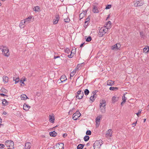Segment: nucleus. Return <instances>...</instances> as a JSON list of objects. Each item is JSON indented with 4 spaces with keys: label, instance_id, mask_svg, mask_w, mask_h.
<instances>
[{
    "label": "nucleus",
    "instance_id": "f257e3e1",
    "mask_svg": "<svg viewBox=\"0 0 149 149\" xmlns=\"http://www.w3.org/2000/svg\"><path fill=\"white\" fill-rule=\"evenodd\" d=\"M0 49H2V51L3 54L5 56L8 57L9 56L10 53L8 49L6 47L2 46Z\"/></svg>",
    "mask_w": 149,
    "mask_h": 149
},
{
    "label": "nucleus",
    "instance_id": "f03ea898",
    "mask_svg": "<svg viewBox=\"0 0 149 149\" xmlns=\"http://www.w3.org/2000/svg\"><path fill=\"white\" fill-rule=\"evenodd\" d=\"M84 95L83 92L81 90H79L76 93V97L78 99L80 100L82 98Z\"/></svg>",
    "mask_w": 149,
    "mask_h": 149
},
{
    "label": "nucleus",
    "instance_id": "7ed1b4c3",
    "mask_svg": "<svg viewBox=\"0 0 149 149\" xmlns=\"http://www.w3.org/2000/svg\"><path fill=\"white\" fill-rule=\"evenodd\" d=\"M5 145L7 147H9L13 148H14V142L12 140H8L5 141Z\"/></svg>",
    "mask_w": 149,
    "mask_h": 149
},
{
    "label": "nucleus",
    "instance_id": "20e7f679",
    "mask_svg": "<svg viewBox=\"0 0 149 149\" xmlns=\"http://www.w3.org/2000/svg\"><path fill=\"white\" fill-rule=\"evenodd\" d=\"M81 115V114L80 113L79 111H76V113H74L72 115V119L74 120H77Z\"/></svg>",
    "mask_w": 149,
    "mask_h": 149
},
{
    "label": "nucleus",
    "instance_id": "39448f33",
    "mask_svg": "<svg viewBox=\"0 0 149 149\" xmlns=\"http://www.w3.org/2000/svg\"><path fill=\"white\" fill-rule=\"evenodd\" d=\"M107 30L104 28H102L100 30L98 35L100 37H102L107 32Z\"/></svg>",
    "mask_w": 149,
    "mask_h": 149
},
{
    "label": "nucleus",
    "instance_id": "423d86ee",
    "mask_svg": "<svg viewBox=\"0 0 149 149\" xmlns=\"http://www.w3.org/2000/svg\"><path fill=\"white\" fill-rule=\"evenodd\" d=\"M60 19L59 15L56 14L55 16V18L53 19V22L54 24H57Z\"/></svg>",
    "mask_w": 149,
    "mask_h": 149
},
{
    "label": "nucleus",
    "instance_id": "0eeeda50",
    "mask_svg": "<svg viewBox=\"0 0 149 149\" xmlns=\"http://www.w3.org/2000/svg\"><path fill=\"white\" fill-rule=\"evenodd\" d=\"M121 47V45L120 43H118L111 47V49L112 50H116L119 49Z\"/></svg>",
    "mask_w": 149,
    "mask_h": 149
},
{
    "label": "nucleus",
    "instance_id": "6e6552de",
    "mask_svg": "<svg viewBox=\"0 0 149 149\" xmlns=\"http://www.w3.org/2000/svg\"><path fill=\"white\" fill-rule=\"evenodd\" d=\"M88 10H86L84 11L83 10L84 13H81L79 15V20H81L84 17H85L87 14Z\"/></svg>",
    "mask_w": 149,
    "mask_h": 149
},
{
    "label": "nucleus",
    "instance_id": "1a4fd4ad",
    "mask_svg": "<svg viewBox=\"0 0 149 149\" xmlns=\"http://www.w3.org/2000/svg\"><path fill=\"white\" fill-rule=\"evenodd\" d=\"M134 5L135 6H141L143 5V3L142 1H134Z\"/></svg>",
    "mask_w": 149,
    "mask_h": 149
},
{
    "label": "nucleus",
    "instance_id": "9d476101",
    "mask_svg": "<svg viewBox=\"0 0 149 149\" xmlns=\"http://www.w3.org/2000/svg\"><path fill=\"white\" fill-rule=\"evenodd\" d=\"M49 122L52 123H54L55 120V118L54 115L52 114V115H49Z\"/></svg>",
    "mask_w": 149,
    "mask_h": 149
},
{
    "label": "nucleus",
    "instance_id": "9b49d317",
    "mask_svg": "<svg viewBox=\"0 0 149 149\" xmlns=\"http://www.w3.org/2000/svg\"><path fill=\"white\" fill-rule=\"evenodd\" d=\"M107 85L112 86L114 85V81L110 80H109L107 81Z\"/></svg>",
    "mask_w": 149,
    "mask_h": 149
},
{
    "label": "nucleus",
    "instance_id": "f8f14e48",
    "mask_svg": "<svg viewBox=\"0 0 149 149\" xmlns=\"http://www.w3.org/2000/svg\"><path fill=\"white\" fill-rule=\"evenodd\" d=\"M31 145V143L30 142H26L25 144V149H30Z\"/></svg>",
    "mask_w": 149,
    "mask_h": 149
},
{
    "label": "nucleus",
    "instance_id": "ddd939ff",
    "mask_svg": "<svg viewBox=\"0 0 149 149\" xmlns=\"http://www.w3.org/2000/svg\"><path fill=\"white\" fill-rule=\"evenodd\" d=\"M106 105V102L104 99H102L100 102V108L102 107V106L105 107Z\"/></svg>",
    "mask_w": 149,
    "mask_h": 149
},
{
    "label": "nucleus",
    "instance_id": "4468645a",
    "mask_svg": "<svg viewBox=\"0 0 149 149\" xmlns=\"http://www.w3.org/2000/svg\"><path fill=\"white\" fill-rule=\"evenodd\" d=\"M31 107L28 104L26 103H24V105L23 109L26 111L29 110V109Z\"/></svg>",
    "mask_w": 149,
    "mask_h": 149
},
{
    "label": "nucleus",
    "instance_id": "2eb2a0df",
    "mask_svg": "<svg viewBox=\"0 0 149 149\" xmlns=\"http://www.w3.org/2000/svg\"><path fill=\"white\" fill-rule=\"evenodd\" d=\"M62 82H63L67 80V79L65 75H63L61 76L60 79Z\"/></svg>",
    "mask_w": 149,
    "mask_h": 149
},
{
    "label": "nucleus",
    "instance_id": "dca6fc26",
    "mask_svg": "<svg viewBox=\"0 0 149 149\" xmlns=\"http://www.w3.org/2000/svg\"><path fill=\"white\" fill-rule=\"evenodd\" d=\"M49 134L50 136L54 137L56 136L57 135V133L54 131L50 132Z\"/></svg>",
    "mask_w": 149,
    "mask_h": 149
},
{
    "label": "nucleus",
    "instance_id": "f3484780",
    "mask_svg": "<svg viewBox=\"0 0 149 149\" xmlns=\"http://www.w3.org/2000/svg\"><path fill=\"white\" fill-rule=\"evenodd\" d=\"M32 16H29V17L26 18L25 19L24 21L23 20H22V22H23L24 23H25L26 22H27L28 21H29L31 20V19L32 18Z\"/></svg>",
    "mask_w": 149,
    "mask_h": 149
},
{
    "label": "nucleus",
    "instance_id": "a211bd4d",
    "mask_svg": "<svg viewBox=\"0 0 149 149\" xmlns=\"http://www.w3.org/2000/svg\"><path fill=\"white\" fill-rule=\"evenodd\" d=\"M3 81L4 84L7 83L8 81V78L7 76H3Z\"/></svg>",
    "mask_w": 149,
    "mask_h": 149
},
{
    "label": "nucleus",
    "instance_id": "6ab92c4d",
    "mask_svg": "<svg viewBox=\"0 0 149 149\" xmlns=\"http://www.w3.org/2000/svg\"><path fill=\"white\" fill-rule=\"evenodd\" d=\"M2 104L3 106H6L8 104L9 102L6 99H3L2 100Z\"/></svg>",
    "mask_w": 149,
    "mask_h": 149
},
{
    "label": "nucleus",
    "instance_id": "aec40b11",
    "mask_svg": "<svg viewBox=\"0 0 149 149\" xmlns=\"http://www.w3.org/2000/svg\"><path fill=\"white\" fill-rule=\"evenodd\" d=\"M112 130L111 129H109L107 131V132L106 134L109 136L111 137L112 136Z\"/></svg>",
    "mask_w": 149,
    "mask_h": 149
},
{
    "label": "nucleus",
    "instance_id": "412c9836",
    "mask_svg": "<svg viewBox=\"0 0 149 149\" xmlns=\"http://www.w3.org/2000/svg\"><path fill=\"white\" fill-rule=\"evenodd\" d=\"M21 100H26L27 99H29L27 96L25 94H23L21 95Z\"/></svg>",
    "mask_w": 149,
    "mask_h": 149
},
{
    "label": "nucleus",
    "instance_id": "4be33fe9",
    "mask_svg": "<svg viewBox=\"0 0 149 149\" xmlns=\"http://www.w3.org/2000/svg\"><path fill=\"white\" fill-rule=\"evenodd\" d=\"M93 11L94 13H97L99 12V10L97 8V7L93 6Z\"/></svg>",
    "mask_w": 149,
    "mask_h": 149
},
{
    "label": "nucleus",
    "instance_id": "5701e85b",
    "mask_svg": "<svg viewBox=\"0 0 149 149\" xmlns=\"http://www.w3.org/2000/svg\"><path fill=\"white\" fill-rule=\"evenodd\" d=\"M85 144H79L77 147V149H82Z\"/></svg>",
    "mask_w": 149,
    "mask_h": 149
},
{
    "label": "nucleus",
    "instance_id": "b1692460",
    "mask_svg": "<svg viewBox=\"0 0 149 149\" xmlns=\"http://www.w3.org/2000/svg\"><path fill=\"white\" fill-rule=\"evenodd\" d=\"M102 117V115H100L99 116H97L95 118V122H100V119H101Z\"/></svg>",
    "mask_w": 149,
    "mask_h": 149
},
{
    "label": "nucleus",
    "instance_id": "393cba45",
    "mask_svg": "<svg viewBox=\"0 0 149 149\" xmlns=\"http://www.w3.org/2000/svg\"><path fill=\"white\" fill-rule=\"evenodd\" d=\"M85 38L86 40V41L87 42L91 41L92 39V38L90 36H89L88 37H87V36H85Z\"/></svg>",
    "mask_w": 149,
    "mask_h": 149
},
{
    "label": "nucleus",
    "instance_id": "a878e982",
    "mask_svg": "<svg viewBox=\"0 0 149 149\" xmlns=\"http://www.w3.org/2000/svg\"><path fill=\"white\" fill-rule=\"evenodd\" d=\"M118 88L111 86L109 88V90L111 91H116L118 89Z\"/></svg>",
    "mask_w": 149,
    "mask_h": 149
},
{
    "label": "nucleus",
    "instance_id": "bb28decb",
    "mask_svg": "<svg viewBox=\"0 0 149 149\" xmlns=\"http://www.w3.org/2000/svg\"><path fill=\"white\" fill-rule=\"evenodd\" d=\"M100 109L101 112L102 113H105L106 111L105 107L102 106V107H100Z\"/></svg>",
    "mask_w": 149,
    "mask_h": 149
},
{
    "label": "nucleus",
    "instance_id": "cd10ccee",
    "mask_svg": "<svg viewBox=\"0 0 149 149\" xmlns=\"http://www.w3.org/2000/svg\"><path fill=\"white\" fill-rule=\"evenodd\" d=\"M1 92L5 94H7L8 92L7 90L3 88H1Z\"/></svg>",
    "mask_w": 149,
    "mask_h": 149
},
{
    "label": "nucleus",
    "instance_id": "c85d7f7f",
    "mask_svg": "<svg viewBox=\"0 0 149 149\" xmlns=\"http://www.w3.org/2000/svg\"><path fill=\"white\" fill-rule=\"evenodd\" d=\"M95 95H93L91 96V97L90 98V100L91 101V102H93L95 100Z\"/></svg>",
    "mask_w": 149,
    "mask_h": 149
},
{
    "label": "nucleus",
    "instance_id": "c756f323",
    "mask_svg": "<svg viewBox=\"0 0 149 149\" xmlns=\"http://www.w3.org/2000/svg\"><path fill=\"white\" fill-rule=\"evenodd\" d=\"M144 52H147L149 50V47L148 46H146L143 48Z\"/></svg>",
    "mask_w": 149,
    "mask_h": 149
},
{
    "label": "nucleus",
    "instance_id": "7c9ffc66",
    "mask_svg": "<svg viewBox=\"0 0 149 149\" xmlns=\"http://www.w3.org/2000/svg\"><path fill=\"white\" fill-rule=\"evenodd\" d=\"M107 23L109 25V27H106V29H107V31H108V29H110V26L111 25V22L110 21H109Z\"/></svg>",
    "mask_w": 149,
    "mask_h": 149
},
{
    "label": "nucleus",
    "instance_id": "2f4dec72",
    "mask_svg": "<svg viewBox=\"0 0 149 149\" xmlns=\"http://www.w3.org/2000/svg\"><path fill=\"white\" fill-rule=\"evenodd\" d=\"M90 137L88 135H86L84 138V139L85 141H88Z\"/></svg>",
    "mask_w": 149,
    "mask_h": 149
},
{
    "label": "nucleus",
    "instance_id": "473e14b6",
    "mask_svg": "<svg viewBox=\"0 0 149 149\" xmlns=\"http://www.w3.org/2000/svg\"><path fill=\"white\" fill-rule=\"evenodd\" d=\"M26 78H24V79H21L20 81V84L21 86H22V84H25L24 83V81H26Z\"/></svg>",
    "mask_w": 149,
    "mask_h": 149
},
{
    "label": "nucleus",
    "instance_id": "72a5a7b5",
    "mask_svg": "<svg viewBox=\"0 0 149 149\" xmlns=\"http://www.w3.org/2000/svg\"><path fill=\"white\" fill-rule=\"evenodd\" d=\"M140 35L141 38H144L145 37V35L144 34L143 32H140Z\"/></svg>",
    "mask_w": 149,
    "mask_h": 149
},
{
    "label": "nucleus",
    "instance_id": "f704fd0d",
    "mask_svg": "<svg viewBox=\"0 0 149 149\" xmlns=\"http://www.w3.org/2000/svg\"><path fill=\"white\" fill-rule=\"evenodd\" d=\"M90 16H88V17L86 18V21L85 22V23H89L90 22Z\"/></svg>",
    "mask_w": 149,
    "mask_h": 149
},
{
    "label": "nucleus",
    "instance_id": "c9c22d12",
    "mask_svg": "<svg viewBox=\"0 0 149 149\" xmlns=\"http://www.w3.org/2000/svg\"><path fill=\"white\" fill-rule=\"evenodd\" d=\"M40 10V7L39 6H37L35 7L34 10L36 12H38Z\"/></svg>",
    "mask_w": 149,
    "mask_h": 149
},
{
    "label": "nucleus",
    "instance_id": "e433bc0d",
    "mask_svg": "<svg viewBox=\"0 0 149 149\" xmlns=\"http://www.w3.org/2000/svg\"><path fill=\"white\" fill-rule=\"evenodd\" d=\"M84 93L85 95H87L89 93V91L88 89H86L84 91Z\"/></svg>",
    "mask_w": 149,
    "mask_h": 149
},
{
    "label": "nucleus",
    "instance_id": "4c0bfd02",
    "mask_svg": "<svg viewBox=\"0 0 149 149\" xmlns=\"http://www.w3.org/2000/svg\"><path fill=\"white\" fill-rule=\"evenodd\" d=\"M13 78V80L15 81V84H17V83L19 82V77H18L17 78H16L15 79L14 78V77Z\"/></svg>",
    "mask_w": 149,
    "mask_h": 149
},
{
    "label": "nucleus",
    "instance_id": "58836bf2",
    "mask_svg": "<svg viewBox=\"0 0 149 149\" xmlns=\"http://www.w3.org/2000/svg\"><path fill=\"white\" fill-rule=\"evenodd\" d=\"M112 100L113 102V103H114L117 100L116 99V97L113 96L112 97Z\"/></svg>",
    "mask_w": 149,
    "mask_h": 149
},
{
    "label": "nucleus",
    "instance_id": "ea45409f",
    "mask_svg": "<svg viewBox=\"0 0 149 149\" xmlns=\"http://www.w3.org/2000/svg\"><path fill=\"white\" fill-rule=\"evenodd\" d=\"M86 134L88 135H91V131L89 130H87L86 132Z\"/></svg>",
    "mask_w": 149,
    "mask_h": 149
},
{
    "label": "nucleus",
    "instance_id": "a19ab883",
    "mask_svg": "<svg viewBox=\"0 0 149 149\" xmlns=\"http://www.w3.org/2000/svg\"><path fill=\"white\" fill-rule=\"evenodd\" d=\"M112 5L110 4L107 5L105 9H109L111 7Z\"/></svg>",
    "mask_w": 149,
    "mask_h": 149
},
{
    "label": "nucleus",
    "instance_id": "79ce46f5",
    "mask_svg": "<svg viewBox=\"0 0 149 149\" xmlns=\"http://www.w3.org/2000/svg\"><path fill=\"white\" fill-rule=\"evenodd\" d=\"M64 21L66 23H68L70 21V19L69 18L67 17L66 19H64Z\"/></svg>",
    "mask_w": 149,
    "mask_h": 149
},
{
    "label": "nucleus",
    "instance_id": "37998d69",
    "mask_svg": "<svg viewBox=\"0 0 149 149\" xmlns=\"http://www.w3.org/2000/svg\"><path fill=\"white\" fill-rule=\"evenodd\" d=\"M65 53H67L68 54H69L70 52V50L68 48H67L65 49Z\"/></svg>",
    "mask_w": 149,
    "mask_h": 149
},
{
    "label": "nucleus",
    "instance_id": "c03bdc74",
    "mask_svg": "<svg viewBox=\"0 0 149 149\" xmlns=\"http://www.w3.org/2000/svg\"><path fill=\"white\" fill-rule=\"evenodd\" d=\"M125 94H124V95L123 96L122 99L123 101L124 102H126V100H127V98L125 97Z\"/></svg>",
    "mask_w": 149,
    "mask_h": 149
},
{
    "label": "nucleus",
    "instance_id": "a18cd8bd",
    "mask_svg": "<svg viewBox=\"0 0 149 149\" xmlns=\"http://www.w3.org/2000/svg\"><path fill=\"white\" fill-rule=\"evenodd\" d=\"M75 73L76 71L75 70H73L70 73V76H73L75 74Z\"/></svg>",
    "mask_w": 149,
    "mask_h": 149
},
{
    "label": "nucleus",
    "instance_id": "49530a36",
    "mask_svg": "<svg viewBox=\"0 0 149 149\" xmlns=\"http://www.w3.org/2000/svg\"><path fill=\"white\" fill-rule=\"evenodd\" d=\"M89 23H85V22H84V27L85 28H87L88 26L89 25Z\"/></svg>",
    "mask_w": 149,
    "mask_h": 149
},
{
    "label": "nucleus",
    "instance_id": "de8ad7c7",
    "mask_svg": "<svg viewBox=\"0 0 149 149\" xmlns=\"http://www.w3.org/2000/svg\"><path fill=\"white\" fill-rule=\"evenodd\" d=\"M24 23H24L23 22H22V20L21 21V23H20L19 24V26L20 27V28L23 27V26H22V25H24Z\"/></svg>",
    "mask_w": 149,
    "mask_h": 149
},
{
    "label": "nucleus",
    "instance_id": "09e8293b",
    "mask_svg": "<svg viewBox=\"0 0 149 149\" xmlns=\"http://www.w3.org/2000/svg\"><path fill=\"white\" fill-rule=\"evenodd\" d=\"M4 147H5V146L3 144H2V143H0V148H1V149L3 148H4Z\"/></svg>",
    "mask_w": 149,
    "mask_h": 149
},
{
    "label": "nucleus",
    "instance_id": "8fccbe9b",
    "mask_svg": "<svg viewBox=\"0 0 149 149\" xmlns=\"http://www.w3.org/2000/svg\"><path fill=\"white\" fill-rule=\"evenodd\" d=\"M73 56V55H72V53H71L70 55H68V57L70 58H71Z\"/></svg>",
    "mask_w": 149,
    "mask_h": 149
},
{
    "label": "nucleus",
    "instance_id": "3c124183",
    "mask_svg": "<svg viewBox=\"0 0 149 149\" xmlns=\"http://www.w3.org/2000/svg\"><path fill=\"white\" fill-rule=\"evenodd\" d=\"M80 64H78L77 65V66L75 68V70H74L76 71H78L79 70V68L78 67V65H79Z\"/></svg>",
    "mask_w": 149,
    "mask_h": 149
},
{
    "label": "nucleus",
    "instance_id": "603ef678",
    "mask_svg": "<svg viewBox=\"0 0 149 149\" xmlns=\"http://www.w3.org/2000/svg\"><path fill=\"white\" fill-rule=\"evenodd\" d=\"M73 51V49H72V51L71 52V53H72V55H73L74 54H75V52H76V49H74V51L73 52H72V51Z\"/></svg>",
    "mask_w": 149,
    "mask_h": 149
},
{
    "label": "nucleus",
    "instance_id": "864d4df0",
    "mask_svg": "<svg viewBox=\"0 0 149 149\" xmlns=\"http://www.w3.org/2000/svg\"><path fill=\"white\" fill-rule=\"evenodd\" d=\"M141 110H139V111L137 113H136V115L138 116H139V114H140L141 113Z\"/></svg>",
    "mask_w": 149,
    "mask_h": 149
},
{
    "label": "nucleus",
    "instance_id": "5fc2aeb1",
    "mask_svg": "<svg viewBox=\"0 0 149 149\" xmlns=\"http://www.w3.org/2000/svg\"><path fill=\"white\" fill-rule=\"evenodd\" d=\"M97 92V90H95L94 91H93L92 92L93 95H95L96 94V93Z\"/></svg>",
    "mask_w": 149,
    "mask_h": 149
},
{
    "label": "nucleus",
    "instance_id": "6e6d98bb",
    "mask_svg": "<svg viewBox=\"0 0 149 149\" xmlns=\"http://www.w3.org/2000/svg\"><path fill=\"white\" fill-rule=\"evenodd\" d=\"M100 124V122H96V126L97 127H98Z\"/></svg>",
    "mask_w": 149,
    "mask_h": 149
},
{
    "label": "nucleus",
    "instance_id": "4d7b16f0",
    "mask_svg": "<svg viewBox=\"0 0 149 149\" xmlns=\"http://www.w3.org/2000/svg\"><path fill=\"white\" fill-rule=\"evenodd\" d=\"M60 58V56H54V59H56L57 58Z\"/></svg>",
    "mask_w": 149,
    "mask_h": 149
},
{
    "label": "nucleus",
    "instance_id": "13d9d810",
    "mask_svg": "<svg viewBox=\"0 0 149 149\" xmlns=\"http://www.w3.org/2000/svg\"><path fill=\"white\" fill-rule=\"evenodd\" d=\"M0 95L2 96H6L7 97H8V96L7 95H6L4 94L3 93H0Z\"/></svg>",
    "mask_w": 149,
    "mask_h": 149
},
{
    "label": "nucleus",
    "instance_id": "bf43d9fd",
    "mask_svg": "<svg viewBox=\"0 0 149 149\" xmlns=\"http://www.w3.org/2000/svg\"><path fill=\"white\" fill-rule=\"evenodd\" d=\"M137 121H136L135 123H133L132 124V125L133 127H134L135 126H136V124L137 123Z\"/></svg>",
    "mask_w": 149,
    "mask_h": 149
},
{
    "label": "nucleus",
    "instance_id": "052dcab7",
    "mask_svg": "<svg viewBox=\"0 0 149 149\" xmlns=\"http://www.w3.org/2000/svg\"><path fill=\"white\" fill-rule=\"evenodd\" d=\"M67 136V134L66 133H64L63 134V138H65Z\"/></svg>",
    "mask_w": 149,
    "mask_h": 149
},
{
    "label": "nucleus",
    "instance_id": "680f3d73",
    "mask_svg": "<svg viewBox=\"0 0 149 149\" xmlns=\"http://www.w3.org/2000/svg\"><path fill=\"white\" fill-rule=\"evenodd\" d=\"M85 45V42H84L82 43H81V45H80V47H83L84 45Z\"/></svg>",
    "mask_w": 149,
    "mask_h": 149
},
{
    "label": "nucleus",
    "instance_id": "e2e57ef3",
    "mask_svg": "<svg viewBox=\"0 0 149 149\" xmlns=\"http://www.w3.org/2000/svg\"><path fill=\"white\" fill-rule=\"evenodd\" d=\"M125 102H124V101H123L121 102V105L122 106H123V104H124V103H125Z\"/></svg>",
    "mask_w": 149,
    "mask_h": 149
},
{
    "label": "nucleus",
    "instance_id": "0e129e2a",
    "mask_svg": "<svg viewBox=\"0 0 149 149\" xmlns=\"http://www.w3.org/2000/svg\"><path fill=\"white\" fill-rule=\"evenodd\" d=\"M98 142V141H96L93 144V147H94L95 146V145L96 143H97Z\"/></svg>",
    "mask_w": 149,
    "mask_h": 149
},
{
    "label": "nucleus",
    "instance_id": "69168bd1",
    "mask_svg": "<svg viewBox=\"0 0 149 149\" xmlns=\"http://www.w3.org/2000/svg\"><path fill=\"white\" fill-rule=\"evenodd\" d=\"M109 17H110V15H108L107 17L106 20H107V19H109Z\"/></svg>",
    "mask_w": 149,
    "mask_h": 149
},
{
    "label": "nucleus",
    "instance_id": "338daca9",
    "mask_svg": "<svg viewBox=\"0 0 149 149\" xmlns=\"http://www.w3.org/2000/svg\"><path fill=\"white\" fill-rule=\"evenodd\" d=\"M7 113L6 112L4 111V112L3 113V114H4V115H6L7 114Z\"/></svg>",
    "mask_w": 149,
    "mask_h": 149
},
{
    "label": "nucleus",
    "instance_id": "774afa93",
    "mask_svg": "<svg viewBox=\"0 0 149 149\" xmlns=\"http://www.w3.org/2000/svg\"><path fill=\"white\" fill-rule=\"evenodd\" d=\"M109 25L107 23L106 24H105V27H109Z\"/></svg>",
    "mask_w": 149,
    "mask_h": 149
}]
</instances>
